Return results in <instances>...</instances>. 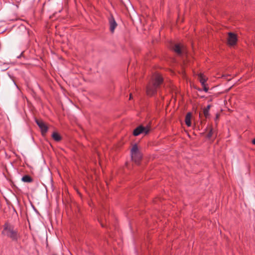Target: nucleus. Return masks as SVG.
I'll list each match as a JSON object with an SVG mask.
<instances>
[{
    "instance_id": "3",
    "label": "nucleus",
    "mask_w": 255,
    "mask_h": 255,
    "mask_svg": "<svg viewBox=\"0 0 255 255\" xmlns=\"http://www.w3.org/2000/svg\"><path fill=\"white\" fill-rule=\"evenodd\" d=\"M4 229L7 231V236L13 240H17L18 235L16 231L13 230V228L8 223H5L4 226Z\"/></svg>"
},
{
    "instance_id": "11",
    "label": "nucleus",
    "mask_w": 255,
    "mask_h": 255,
    "mask_svg": "<svg viewBox=\"0 0 255 255\" xmlns=\"http://www.w3.org/2000/svg\"><path fill=\"white\" fill-rule=\"evenodd\" d=\"M21 181L23 182L31 183L33 181V179L29 175H26L22 177Z\"/></svg>"
},
{
    "instance_id": "5",
    "label": "nucleus",
    "mask_w": 255,
    "mask_h": 255,
    "mask_svg": "<svg viewBox=\"0 0 255 255\" xmlns=\"http://www.w3.org/2000/svg\"><path fill=\"white\" fill-rule=\"evenodd\" d=\"M237 41V37L236 34L232 32H229L227 37L228 44L230 46L235 45Z\"/></svg>"
},
{
    "instance_id": "12",
    "label": "nucleus",
    "mask_w": 255,
    "mask_h": 255,
    "mask_svg": "<svg viewBox=\"0 0 255 255\" xmlns=\"http://www.w3.org/2000/svg\"><path fill=\"white\" fill-rule=\"evenodd\" d=\"M52 136V138L56 141H59L61 139L60 135L57 132H53Z\"/></svg>"
},
{
    "instance_id": "7",
    "label": "nucleus",
    "mask_w": 255,
    "mask_h": 255,
    "mask_svg": "<svg viewBox=\"0 0 255 255\" xmlns=\"http://www.w3.org/2000/svg\"><path fill=\"white\" fill-rule=\"evenodd\" d=\"M109 24H110V31L113 33L115 28L117 26V24L113 16H111L109 18Z\"/></svg>"
},
{
    "instance_id": "17",
    "label": "nucleus",
    "mask_w": 255,
    "mask_h": 255,
    "mask_svg": "<svg viewBox=\"0 0 255 255\" xmlns=\"http://www.w3.org/2000/svg\"><path fill=\"white\" fill-rule=\"evenodd\" d=\"M131 99V95L130 94V97H129V99Z\"/></svg>"
},
{
    "instance_id": "15",
    "label": "nucleus",
    "mask_w": 255,
    "mask_h": 255,
    "mask_svg": "<svg viewBox=\"0 0 255 255\" xmlns=\"http://www.w3.org/2000/svg\"><path fill=\"white\" fill-rule=\"evenodd\" d=\"M202 86L203 87L204 91L206 92H207L208 91V88L206 87L205 84H204V85H202Z\"/></svg>"
},
{
    "instance_id": "2",
    "label": "nucleus",
    "mask_w": 255,
    "mask_h": 255,
    "mask_svg": "<svg viewBox=\"0 0 255 255\" xmlns=\"http://www.w3.org/2000/svg\"><path fill=\"white\" fill-rule=\"evenodd\" d=\"M131 157L132 160L136 164H138L141 159V154L136 144L134 145L131 149Z\"/></svg>"
},
{
    "instance_id": "16",
    "label": "nucleus",
    "mask_w": 255,
    "mask_h": 255,
    "mask_svg": "<svg viewBox=\"0 0 255 255\" xmlns=\"http://www.w3.org/2000/svg\"><path fill=\"white\" fill-rule=\"evenodd\" d=\"M253 143L255 145V138L253 140Z\"/></svg>"
},
{
    "instance_id": "9",
    "label": "nucleus",
    "mask_w": 255,
    "mask_h": 255,
    "mask_svg": "<svg viewBox=\"0 0 255 255\" xmlns=\"http://www.w3.org/2000/svg\"><path fill=\"white\" fill-rule=\"evenodd\" d=\"M191 114L190 113H188L187 114L185 117V123L188 127H190L191 125Z\"/></svg>"
},
{
    "instance_id": "1",
    "label": "nucleus",
    "mask_w": 255,
    "mask_h": 255,
    "mask_svg": "<svg viewBox=\"0 0 255 255\" xmlns=\"http://www.w3.org/2000/svg\"><path fill=\"white\" fill-rule=\"evenodd\" d=\"M163 79L160 75L156 74L154 77L152 84H148L146 88V93L149 96H152L156 92L158 86L162 83Z\"/></svg>"
},
{
    "instance_id": "4",
    "label": "nucleus",
    "mask_w": 255,
    "mask_h": 255,
    "mask_svg": "<svg viewBox=\"0 0 255 255\" xmlns=\"http://www.w3.org/2000/svg\"><path fill=\"white\" fill-rule=\"evenodd\" d=\"M149 130L150 128L148 127H143L142 126H139L134 129L133 131V134L134 136H137L141 133L146 134L149 132Z\"/></svg>"
},
{
    "instance_id": "14",
    "label": "nucleus",
    "mask_w": 255,
    "mask_h": 255,
    "mask_svg": "<svg viewBox=\"0 0 255 255\" xmlns=\"http://www.w3.org/2000/svg\"><path fill=\"white\" fill-rule=\"evenodd\" d=\"M213 134V130L212 128H211L209 132L207 134V137L208 138H210L212 136Z\"/></svg>"
},
{
    "instance_id": "13",
    "label": "nucleus",
    "mask_w": 255,
    "mask_h": 255,
    "mask_svg": "<svg viewBox=\"0 0 255 255\" xmlns=\"http://www.w3.org/2000/svg\"><path fill=\"white\" fill-rule=\"evenodd\" d=\"M211 106L208 105L207 107L203 109V113L206 118H207L209 115V112Z\"/></svg>"
},
{
    "instance_id": "6",
    "label": "nucleus",
    "mask_w": 255,
    "mask_h": 255,
    "mask_svg": "<svg viewBox=\"0 0 255 255\" xmlns=\"http://www.w3.org/2000/svg\"><path fill=\"white\" fill-rule=\"evenodd\" d=\"M36 123L41 129L42 135H44L48 130V127L41 120H36Z\"/></svg>"
},
{
    "instance_id": "10",
    "label": "nucleus",
    "mask_w": 255,
    "mask_h": 255,
    "mask_svg": "<svg viewBox=\"0 0 255 255\" xmlns=\"http://www.w3.org/2000/svg\"><path fill=\"white\" fill-rule=\"evenodd\" d=\"M198 79L201 83L202 85H204L205 84V83L207 81V78L203 74H198Z\"/></svg>"
},
{
    "instance_id": "8",
    "label": "nucleus",
    "mask_w": 255,
    "mask_h": 255,
    "mask_svg": "<svg viewBox=\"0 0 255 255\" xmlns=\"http://www.w3.org/2000/svg\"><path fill=\"white\" fill-rule=\"evenodd\" d=\"M173 50L178 54H181L184 48L180 44H176L173 47Z\"/></svg>"
}]
</instances>
